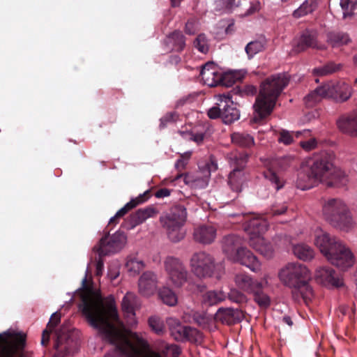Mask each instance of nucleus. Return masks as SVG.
I'll use <instances>...</instances> for the list:
<instances>
[{
  "label": "nucleus",
  "mask_w": 357,
  "mask_h": 357,
  "mask_svg": "<svg viewBox=\"0 0 357 357\" xmlns=\"http://www.w3.org/2000/svg\"><path fill=\"white\" fill-rule=\"evenodd\" d=\"M84 291L81 296L79 307L89 324L98 331L102 339L114 345L113 349L104 357H179L182 349L175 344H165L160 354L148 351L134 344L115 326L119 321L118 311L113 301L105 304L82 280Z\"/></svg>",
  "instance_id": "f257e3e1"
},
{
  "label": "nucleus",
  "mask_w": 357,
  "mask_h": 357,
  "mask_svg": "<svg viewBox=\"0 0 357 357\" xmlns=\"http://www.w3.org/2000/svg\"><path fill=\"white\" fill-rule=\"evenodd\" d=\"M289 82V79L286 75L278 74L267 77L261 83L259 94L253 105V122L261 123L271 115Z\"/></svg>",
  "instance_id": "f03ea898"
},
{
  "label": "nucleus",
  "mask_w": 357,
  "mask_h": 357,
  "mask_svg": "<svg viewBox=\"0 0 357 357\" xmlns=\"http://www.w3.org/2000/svg\"><path fill=\"white\" fill-rule=\"evenodd\" d=\"M334 155L327 151L314 154L306 162V167L318 182L328 187L340 188L348 182L345 173L333 165Z\"/></svg>",
  "instance_id": "7ed1b4c3"
},
{
  "label": "nucleus",
  "mask_w": 357,
  "mask_h": 357,
  "mask_svg": "<svg viewBox=\"0 0 357 357\" xmlns=\"http://www.w3.org/2000/svg\"><path fill=\"white\" fill-rule=\"evenodd\" d=\"M280 280L292 289V298L297 302L307 305L313 297V290L307 282L310 278L305 266L296 262L288 263L279 272Z\"/></svg>",
  "instance_id": "20e7f679"
},
{
  "label": "nucleus",
  "mask_w": 357,
  "mask_h": 357,
  "mask_svg": "<svg viewBox=\"0 0 357 357\" xmlns=\"http://www.w3.org/2000/svg\"><path fill=\"white\" fill-rule=\"evenodd\" d=\"M223 252L229 259L240 263L257 272L260 269V262L257 258L246 248L243 246L242 238L235 234L225 236L222 241Z\"/></svg>",
  "instance_id": "39448f33"
},
{
  "label": "nucleus",
  "mask_w": 357,
  "mask_h": 357,
  "mask_svg": "<svg viewBox=\"0 0 357 357\" xmlns=\"http://www.w3.org/2000/svg\"><path fill=\"white\" fill-rule=\"evenodd\" d=\"M324 218L333 227L348 231L354 225L351 212L347 204L340 199L326 200L322 206Z\"/></svg>",
  "instance_id": "423d86ee"
},
{
  "label": "nucleus",
  "mask_w": 357,
  "mask_h": 357,
  "mask_svg": "<svg viewBox=\"0 0 357 357\" xmlns=\"http://www.w3.org/2000/svg\"><path fill=\"white\" fill-rule=\"evenodd\" d=\"M186 218V208L181 204H174L165 216L160 218V222L166 229L168 238L172 242H178L184 238L182 226Z\"/></svg>",
  "instance_id": "0eeeda50"
},
{
  "label": "nucleus",
  "mask_w": 357,
  "mask_h": 357,
  "mask_svg": "<svg viewBox=\"0 0 357 357\" xmlns=\"http://www.w3.org/2000/svg\"><path fill=\"white\" fill-rule=\"evenodd\" d=\"M227 158L230 166L234 168L229 174L228 183L233 191L241 192L245 181L243 169L248 162L249 154L245 151H235L229 153Z\"/></svg>",
  "instance_id": "6e6552de"
},
{
  "label": "nucleus",
  "mask_w": 357,
  "mask_h": 357,
  "mask_svg": "<svg viewBox=\"0 0 357 357\" xmlns=\"http://www.w3.org/2000/svg\"><path fill=\"white\" fill-rule=\"evenodd\" d=\"M56 340L54 347L56 353L53 357H66L73 354L78 349V332L70 329L64 324L56 332Z\"/></svg>",
  "instance_id": "1a4fd4ad"
},
{
  "label": "nucleus",
  "mask_w": 357,
  "mask_h": 357,
  "mask_svg": "<svg viewBox=\"0 0 357 357\" xmlns=\"http://www.w3.org/2000/svg\"><path fill=\"white\" fill-rule=\"evenodd\" d=\"M221 266V264H215L214 258L206 252H195L190 259L191 270L199 278L211 277Z\"/></svg>",
  "instance_id": "9d476101"
},
{
  "label": "nucleus",
  "mask_w": 357,
  "mask_h": 357,
  "mask_svg": "<svg viewBox=\"0 0 357 357\" xmlns=\"http://www.w3.org/2000/svg\"><path fill=\"white\" fill-rule=\"evenodd\" d=\"M126 243V236L124 232L117 231L113 235L109 231H105V235L94 246L93 250L100 256H106L120 251Z\"/></svg>",
  "instance_id": "9b49d317"
},
{
  "label": "nucleus",
  "mask_w": 357,
  "mask_h": 357,
  "mask_svg": "<svg viewBox=\"0 0 357 357\" xmlns=\"http://www.w3.org/2000/svg\"><path fill=\"white\" fill-rule=\"evenodd\" d=\"M164 268L168 278L176 287H181L188 281V271L183 263L176 257H167Z\"/></svg>",
  "instance_id": "f8f14e48"
},
{
  "label": "nucleus",
  "mask_w": 357,
  "mask_h": 357,
  "mask_svg": "<svg viewBox=\"0 0 357 357\" xmlns=\"http://www.w3.org/2000/svg\"><path fill=\"white\" fill-rule=\"evenodd\" d=\"M291 161L292 158L288 155L277 157L271 161V167L264 172V177L277 190L283 187L284 181L275 169L284 170L290 165Z\"/></svg>",
  "instance_id": "ddd939ff"
},
{
  "label": "nucleus",
  "mask_w": 357,
  "mask_h": 357,
  "mask_svg": "<svg viewBox=\"0 0 357 357\" xmlns=\"http://www.w3.org/2000/svg\"><path fill=\"white\" fill-rule=\"evenodd\" d=\"M326 259L342 271L351 268L355 262V257L351 250L343 243L337 249L334 248Z\"/></svg>",
  "instance_id": "4468645a"
},
{
  "label": "nucleus",
  "mask_w": 357,
  "mask_h": 357,
  "mask_svg": "<svg viewBox=\"0 0 357 357\" xmlns=\"http://www.w3.org/2000/svg\"><path fill=\"white\" fill-rule=\"evenodd\" d=\"M168 324L170 327V333L174 339L178 342H195L199 335L198 331L190 327L181 325L177 320L169 319Z\"/></svg>",
  "instance_id": "2eb2a0df"
},
{
  "label": "nucleus",
  "mask_w": 357,
  "mask_h": 357,
  "mask_svg": "<svg viewBox=\"0 0 357 357\" xmlns=\"http://www.w3.org/2000/svg\"><path fill=\"white\" fill-rule=\"evenodd\" d=\"M326 97L333 98L336 102H345L351 96V86L343 82H329L324 85Z\"/></svg>",
  "instance_id": "dca6fc26"
},
{
  "label": "nucleus",
  "mask_w": 357,
  "mask_h": 357,
  "mask_svg": "<svg viewBox=\"0 0 357 357\" xmlns=\"http://www.w3.org/2000/svg\"><path fill=\"white\" fill-rule=\"evenodd\" d=\"M341 243H342L341 241L326 231L322 230L316 231L314 244L326 258L333 252L334 248L337 249Z\"/></svg>",
  "instance_id": "f3484780"
},
{
  "label": "nucleus",
  "mask_w": 357,
  "mask_h": 357,
  "mask_svg": "<svg viewBox=\"0 0 357 357\" xmlns=\"http://www.w3.org/2000/svg\"><path fill=\"white\" fill-rule=\"evenodd\" d=\"M220 106L222 107V120L225 124H230L240 118V112L229 94L220 97Z\"/></svg>",
  "instance_id": "a211bd4d"
},
{
  "label": "nucleus",
  "mask_w": 357,
  "mask_h": 357,
  "mask_svg": "<svg viewBox=\"0 0 357 357\" xmlns=\"http://www.w3.org/2000/svg\"><path fill=\"white\" fill-rule=\"evenodd\" d=\"M158 283L157 275L152 271L144 272L138 280L139 293L145 297L152 296L155 292Z\"/></svg>",
  "instance_id": "6ab92c4d"
},
{
  "label": "nucleus",
  "mask_w": 357,
  "mask_h": 357,
  "mask_svg": "<svg viewBox=\"0 0 357 357\" xmlns=\"http://www.w3.org/2000/svg\"><path fill=\"white\" fill-rule=\"evenodd\" d=\"M151 197V190H148L138 197L131 199L123 207L119 210L115 215L112 217L109 222L107 227L116 225L121 218L123 217L128 211L135 208L139 204L146 202Z\"/></svg>",
  "instance_id": "aec40b11"
},
{
  "label": "nucleus",
  "mask_w": 357,
  "mask_h": 357,
  "mask_svg": "<svg viewBox=\"0 0 357 357\" xmlns=\"http://www.w3.org/2000/svg\"><path fill=\"white\" fill-rule=\"evenodd\" d=\"M315 275L317 280L325 286L340 287L343 285L342 278L330 267H320Z\"/></svg>",
  "instance_id": "412c9836"
},
{
  "label": "nucleus",
  "mask_w": 357,
  "mask_h": 357,
  "mask_svg": "<svg viewBox=\"0 0 357 357\" xmlns=\"http://www.w3.org/2000/svg\"><path fill=\"white\" fill-rule=\"evenodd\" d=\"M200 76L206 85L213 87L219 85L220 73L213 62H208L202 67Z\"/></svg>",
  "instance_id": "4be33fe9"
},
{
  "label": "nucleus",
  "mask_w": 357,
  "mask_h": 357,
  "mask_svg": "<svg viewBox=\"0 0 357 357\" xmlns=\"http://www.w3.org/2000/svg\"><path fill=\"white\" fill-rule=\"evenodd\" d=\"M309 47L320 48L317 45V31L314 29H306L302 33L294 51L299 53Z\"/></svg>",
  "instance_id": "5701e85b"
},
{
  "label": "nucleus",
  "mask_w": 357,
  "mask_h": 357,
  "mask_svg": "<svg viewBox=\"0 0 357 357\" xmlns=\"http://www.w3.org/2000/svg\"><path fill=\"white\" fill-rule=\"evenodd\" d=\"M267 281L261 280L249 294L254 301L261 308H267L271 305V297L266 291Z\"/></svg>",
  "instance_id": "b1692460"
},
{
  "label": "nucleus",
  "mask_w": 357,
  "mask_h": 357,
  "mask_svg": "<svg viewBox=\"0 0 357 357\" xmlns=\"http://www.w3.org/2000/svg\"><path fill=\"white\" fill-rule=\"evenodd\" d=\"M193 235L197 242L210 244L215 238L216 228L211 225H203L195 229Z\"/></svg>",
  "instance_id": "393cba45"
},
{
  "label": "nucleus",
  "mask_w": 357,
  "mask_h": 357,
  "mask_svg": "<svg viewBox=\"0 0 357 357\" xmlns=\"http://www.w3.org/2000/svg\"><path fill=\"white\" fill-rule=\"evenodd\" d=\"M338 128L344 133L357 136V113L342 116L337 121Z\"/></svg>",
  "instance_id": "a878e982"
},
{
  "label": "nucleus",
  "mask_w": 357,
  "mask_h": 357,
  "mask_svg": "<svg viewBox=\"0 0 357 357\" xmlns=\"http://www.w3.org/2000/svg\"><path fill=\"white\" fill-rule=\"evenodd\" d=\"M157 214V211L153 206H147L138 209L135 213H132L129 218L130 226L128 229H133L137 225L143 223L149 218H153Z\"/></svg>",
  "instance_id": "bb28decb"
},
{
  "label": "nucleus",
  "mask_w": 357,
  "mask_h": 357,
  "mask_svg": "<svg viewBox=\"0 0 357 357\" xmlns=\"http://www.w3.org/2000/svg\"><path fill=\"white\" fill-rule=\"evenodd\" d=\"M165 44L168 50L180 52L185 47V38L182 32L174 31L167 36Z\"/></svg>",
  "instance_id": "cd10ccee"
},
{
  "label": "nucleus",
  "mask_w": 357,
  "mask_h": 357,
  "mask_svg": "<svg viewBox=\"0 0 357 357\" xmlns=\"http://www.w3.org/2000/svg\"><path fill=\"white\" fill-rule=\"evenodd\" d=\"M250 245L266 257L272 256V246L261 235L250 236Z\"/></svg>",
  "instance_id": "c85d7f7f"
},
{
  "label": "nucleus",
  "mask_w": 357,
  "mask_h": 357,
  "mask_svg": "<svg viewBox=\"0 0 357 357\" xmlns=\"http://www.w3.org/2000/svg\"><path fill=\"white\" fill-rule=\"evenodd\" d=\"M317 183L318 181L305 166L298 174L296 186L298 189L306 190L313 188Z\"/></svg>",
  "instance_id": "c756f323"
},
{
  "label": "nucleus",
  "mask_w": 357,
  "mask_h": 357,
  "mask_svg": "<svg viewBox=\"0 0 357 357\" xmlns=\"http://www.w3.org/2000/svg\"><path fill=\"white\" fill-rule=\"evenodd\" d=\"M234 282L239 289L250 294L260 281L252 278L247 273H241L235 275Z\"/></svg>",
  "instance_id": "7c9ffc66"
},
{
  "label": "nucleus",
  "mask_w": 357,
  "mask_h": 357,
  "mask_svg": "<svg viewBox=\"0 0 357 357\" xmlns=\"http://www.w3.org/2000/svg\"><path fill=\"white\" fill-rule=\"evenodd\" d=\"M268 229L267 222L261 218L251 219L245 227V231L250 236L261 235Z\"/></svg>",
  "instance_id": "2f4dec72"
},
{
  "label": "nucleus",
  "mask_w": 357,
  "mask_h": 357,
  "mask_svg": "<svg viewBox=\"0 0 357 357\" xmlns=\"http://www.w3.org/2000/svg\"><path fill=\"white\" fill-rule=\"evenodd\" d=\"M216 319L227 325L234 324L239 320L238 312L231 308H220L216 313Z\"/></svg>",
  "instance_id": "473e14b6"
},
{
  "label": "nucleus",
  "mask_w": 357,
  "mask_h": 357,
  "mask_svg": "<svg viewBox=\"0 0 357 357\" xmlns=\"http://www.w3.org/2000/svg\"><path fill=\"white\" fill-rule=\"evenodd\" d=\"M231 139L234 144L243 148H250L255 144L254 137L246 132H233Z\"/></svg>",
  "instance_id": "72a5a7b5"
},
{
  "label": "nucleus",
  "mask_w": 357,
  "mask_h": 357,
  "mask_svg": "<svg viewBox=\"0 0 357 357\" xmlns=\"http://www.w3.org/2000/svg\"><path fill=\"white\" fill-rule=\"evenodd\" d=\"M61 320L60 314L55 312L51 316L50 321L47 325V328L43 331L41 344L43 346L47 345L50 341V333L53 331L54 328L59 324Z\"/></svg>",
  "instance_id": "f704fd0d"
},
{
  "label": "nucleus",
  "mask_w": 357,
  "mask_h": 357,
  "mask_svg": "<svg viewBox=\"0 0 357 357\" xmlns=\"http://www.w3.org/2000/svg\"><path fill=\"white\" fill-rule=\"evenodd\" d=\"M294 255L303 261H310L313 259L314 252L313 249L305 244H297L293 247Z\"/></svg>",
  "instance_id": "c9c22d12"
},
{
  "label": "nucleus",
  "mask_w": 357,
  "mask_h": 357,
  "mask_svg": "<svg viewBox=\"0 0 357 357\" xmlns=\"http://www.w3.org/2000/svg\"><path fill=\"white\" fill-rule=\"evenodd\" d=\"M139 302L137 296L132 293L128 292L123 297L121 307L122 310L130 314H135V310L138 307Z\"/></svg>",
  "instance_id": "e433bc0d"
},
{
  "label": "nucleus",
  "mask_w": 357,
  "mask_h": 357,
  "mask_svg": "<svg viewBox=\"0 0 357 357\" xmlns=\"http://www.w3.org/2000/svg\"><path fill=\"white\" fill-rule=\"evenodd\" d=\"M319 0H305L298 8L293 13L294 17L299 18L315 10L319 5Z\"/></svg>",
  "instance_id": "4c0bfd02"
},
{
  "label": "nucleus",
  "mask_w": 357,
  "mask_h": 357,
  "mask_svg": "<svg viewBox=\"0 0 357 357\" xmlns=\"http://www.w3.org/2000/svg\"><path fill=\"white\" fill-rule=\"evenodd\" d=\"M323 98H326L324 86L317 87L315 90L310 92L304 98L305 105L307 107H314L317 102L321 101Z\"/></svg>",
  "instance_id": "58836bf2"
},
{
  "label": "nucleus",
  "mask_w": 357,
  "mask_h": 357,
  "mask_svg": "<svg viewBox=\"0 0 357 357\" xmlns=\"http://www.w3.org/2000/svg\"><path fill=\"white\" fill-rule=\"evenodd\" d=\"M343 18H351L357 15V0H340Z\"/></svg>",
  "instance_id": "ea45409f"
},
{
  "label": "nucleus",
  "mask_w": 357,
  "mask_h": 357,
  "mask_svg": "<svg viewBox=\"0 0 357 357\" xmlns=\"http://www.w3.org/2000/svg\"><path fill=\"white\" fill-rule=\"evenodd\" d=\"M158 296L162 301L169 306H174L177 303V296L169 287H163L158 291Z\"/></svg>",
  "instance_id": "a19ab883"
},
{
  "label": "nucleus",
  "mask_w": 357,
  "mask_h": 357,
  "mask_svg": "<svg viewBox=\"0 0 357 357\" xmlns=\"http://www.w3.org/2000/svg\"><path fill=\"white\" fill-rule=\"evenodd\" d=\"M303 133H310L309 130H304L303 131H297V132H289L286 130H281L279 132V137L278 141L280 143H282L284 145H289L294 142V135L296 137H299Z\"/></svg>",
  "instance_id": "79ce46f5"
},
{
  "label": "nucleus",
  "mask_w": 357,
  "mask_h": 357,
  "mask_svg": "<svg viewBox=\"0 0 357 357\" xmlns=\"http://www.w3.org/2000/svg\"><path fill=\"white\" fill-rule=\"evenodd\" d=\"M328 40L333 46L347 45L350 42L349 36L343 32H331L328 34Z\"/></svg>",
  "instance_id": "37998d69"
},
{
  "label": "nucleus",
  "mask_w": 357,
  "mask_h": 357,
  "mask_svg": "<svg viewBox=\"0 0 357 357\" xmlns=\"http://www.w3.org/2000/svg\"><path fill=\"white\" fill-rule=\"evenodd\" d=\"M225 295L220 291H209L203 296V301L208 305H216L224 300Z\"/></svg>",
  "instance_id": "c03bdc74"
},
{
  "label": "nucleus",
  "mask_w": 357,
  "mask_h": 357,
  "mask_svg": "<svg viewBox=\"0 0 357 357\" xmlns=\"http://www.w3.org/2000/svg\"><path fill=\"white\" fill-rule=\"evenodd\" d=\"M219 85L225 86L227 87L231 86L236 81L240 79L238 74L235 72H227L220 73Z\"/></svg>",
  "instance_id": "a18cd8bd"
},
{
  "label": "nucleus",
  "mask_w": 357,
  "mask_h": 357,
  "mask_svg": "<svg viewBox=\"0 0 357 357\" xmlns=\"http://www.w3.org/2000/svg\"><path fill=\"white\" fill-rule=\"evenodd\" d=\"M194 47L200 52L206 54L209 50L208 40L204 33L199 34L193 42Z\"/></svg>",
  "instance_id": "49530a36"
},
{
  "label": "nucleus",
  "mask_w": 357,
  "mask_h": 357,
  "mask_svg": "<svg viewBox=\"0 0 357 357\" xmlns=\"http://www.w3.org/2000/svg\"><path fill=\"white\" fill-rule=\"evenodd\" d=\"M264 49V43L259 40L250 42L245 47V50L249 58H252L256 54Z\"/></svg>",
  "instance_id": "de8ad7c7"
},
{
  "label": "nucleus",
  "mask_w": 357,
  "mask_h": 357,
  "mask_svg": "<svg viewBox=\"0 0 357 357\" xmlns=\"http://www.w3.org/2000/svg\"><path fill=\"white\" fill-rule=\"evenodd\" d=\"M149 326L157 335H162L165 332V325L160 318L153 316L149 318Z\"/></svg>",
  "instance_id": "09e8293b"
},
{
  "label": "nucleus",
  "mask_w": 357,
  "mask_h": 357,
  "mask_svg": "<svg viewBox=\"0 0 357 357\" xmlns=\"http://www.w3.org/2000/svg\"><path fill=\"white\" fill-rule=\"evenodd\" d=\"M339 67L334 63H328L322 67L317 68L313 70V73L317 75H327L338 70Z\"/></svg>",
  "instance_id": "8fccbe9b"
},
{
  "label": "nucleus",
  "mask_w": 357,
  "mask_h": 357,
  "mask_svg": "<svg viewBox=\"0 0 357 357\" xmlns=\"http://www.w3.org/2000/svg\"><path fill=\"white\" fill-rule=\"evenodd\" d=\"M288 208L289 206L286 202L276 203L271 206L269 214L272 216L281 215L287 213Z\"/></svg>",
  "instance_id": "3c124183"
},
{
  "label": "nucleus",
  "mask_w": 357,
  "mask_h": 357,
  "mask_svg": "<svg viewBox=\"0 0 357 357\" xmlns=\"http://www.w3.org/2000/svg\"><path fill=\"white\" fill-rule=\"evenodd\" d=\"M126 267L129 271L134 273H139L144 267L142 261H139L136 259H130L126 262Z\"/></svg>",
  "instance_id": "603ef678"
},
{
  "label": "nucleus",
  "mask_w": 357,
  "mask_h": 357,
  "mask_svg": "<svg viewBox=\"0 0 357 357\" xmlns=\"http://www.w3.org/2000/svg\"><path fill=\"white\" fill-rule=\"evenodd\" d=\"M229 298L233 302L242 304L247 301L246 296L236 289H231L229 293Z\"/></svg>",
  "instance_id": "864d4df0"
},
{
  "label": "nucleus",
  "mask_w": 357,
  "mask_h": 357,
  "mask_svg": "<svg viewBox=\"0 0 357 357\" xmlns=\"http://www.w3.org/2000/svg\"><path fill=\"white\" fill-rule=\"evenodd\" d=\"M178 119V114L176 112H167L160 119L161 128H165L167 124L176 122Z\"/></svg>",
  "instance_id": "5fc2aeb1"
},
{
  "label": "nucleus",
  "mask_w": 357,
  "mask_h": 357,
  "mask_svg": "<svg viewBox=\"0 0 357 357\" xmlns=\"http://www.w3.org/2000/svg\"><path fill=\"white\" fill-rule=\"evenodd\" d=\"M190 156L191 152H185L181 155L175 163V167L178 172H181L185 168Z\"/></svg>",
  "instance_id": "6e6d98bb"
},
{
  "label": "nucleus",
  "mask_w": 357,
  "mask_h": 357,
  "mask_svg": "<svg viewBox=\"0 0 357 357\" xmlns=\"http://www.w3.org/2000/svg\"><path fill=\"white\" fill-rule=\"evenodd\" d=\"M198 31V22L195 19L191 18L188 20L185 26V32L188 35H194Z\"/></svg>",
  "instance_id": "4d7b16f0"
},
{
  "label": "nucleus",
  "mask_w": 357,
  "mask_h": 357,
  "mask_svg": "<svg viewBox=\"0 0 357 357\" xmlns=\"http://www.w3.org/2000/svg\"><path fill=\"white\" fill-rule=\"evenodd\" d=\"M241 96H253L257 92V89L253 85H245L238 89Z\"/></svg>",
  "instance_id": "13d9d810"
},
{
  "label": "nucleus",
  "mask_w": 357,
  "mask_h": 357,
  "mask_svg": "<svg viewBox=\"0 0 357 357\" xmlns=\"http://www.w3.org/2000/svg\"><path fill=\"white\" fill-rule=\"evenodd\" d=\"M222 107H220L219 103L218 107H213L208 109V116L211 119H215L217 118L222 119Z\"/></svg>",
  "instance_id": "bf43d9fd"
},
{
  "label": "nucleus",
  "mask_w": 357,
  "mask_h": 357,
  "mask_svg": "<svg viewBox=\"0 0 357 357\" xmlns=\"http://www.w3.org/2000/svg\"><path fill=\"white\" fill-rule=\"evenodd\" d=\"M190 139L196 142L197 144H201L204 140L206 134L204 132H194L190 133Z\"/></svg>",
  "instance_id": "052dcab7"
},
{
  "label": "nucleus",
  "mask_w": 357,
  "mask_h": 357,
  "mask_svg": "<svg viewBox=\"0 0 357 357\" xmlns=\"http://www.w3.org/2000/svg\"><path fill=\"white\" fill-rule=\"evenodd\" d=\"M98 258L96 259V275L97 276H100L102 274V271L104 270V261L102 257L104 256H100L99 254Z\"/></svg>",
  "instance_id": "680f3d73"
},
{
  "label": "nucleus",
  "mask_w": 357,
  "mask_h": 357,
  "mask_svg": "<svg viewBox=\"0 0 357 357\" xmlns=\"http://www.w3.org/2000/svg\"><path fill=\"white\" fill-rule=\"evenodd\" d=\"M301 146L305 151H310L314 149L317 146V141L314 138L310 139L308 141L301 142Z\"/></svg>",
  "instance_id": "e2e57ef3"
},
{
  "label": "nucleus",
  "mask_w": 357,
  "mask_h": 357,
  "mask_svg": "<svg viewBox=\"0 0 357 357\" xmlns=\"http://www.w3.org/2000/svg\"><path fill=\"white\" fill-rule=\"evenodd\" d=\"M172 190L167 188H160L158 190L154 195L157 198H164L170 195Z\"/></svg>",
  "instance_id": "0e129e2a"
},
{
  "label": "nucleus",
  "mask_w": 357,
  "mask_h": 357,
  "mask_svg": "<svg viewBox=\"0 0 357 357\" xmlns=\"http://www.w3.org/2000/svg\"><path fill=\"white\" fill-rule=\"evenodd\" d=\"M208 172L215 171L218 169V165L212 158H211L210 162L207 164Z\"/></svg>",
  "instance_id": "69168bd1"
},
{
  "label": "nucleus",
  "mask_w": 357,
  "mask_h": 357,
  "mask_svg": "<svg viewBox=\"0 0 357 357\" xmlns=\"http://www.w3.org/2000/svg\"><path fill=\"white\" fill-rule=\"evenodd\" d=\"M282 321L287 324L288 326H291L293 325V321L291 319L290 317L289 316H284L283 318H282Z\"/></svg>",
  "instance_id": "338daca9"
},
{
  "label": "nucleus",
  "mask_w": 357,
  "mask_h": 357,
  "mask_svg": "<svg viewBox=\"0 0 357 357\" xmlns=\"http://www.w3.org/2000/svg\"><path fill=\"white\" fill-rule=\"evenodd\" d=\"M199 319H197V323L200 326H204L207 323V320L205 317V316H199Z\"/></svg>",
  "instance_id": "774afa93"
}]
</instances>
